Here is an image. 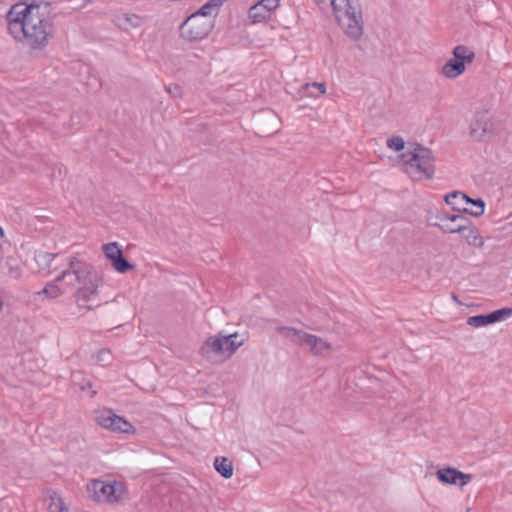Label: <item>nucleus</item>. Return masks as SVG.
<instances>
[{
  "instance_id": "35",
  "label": "nucleus",
  "mask_w": 512,
  "mask_h": 512,
  "mask_svg": "<svg viewBox=\"0 0 512 512\" xmlns=\"http://www.w3.org/2000/svg\"><path fill=\"white\" fill-rule=\"evenodd\" d=\"M461 223V221H457L455 223H452V226H458Z\"/></svg>"
},
{
  "instance_id": "13",
  "label": "nucleus",
  "mask_w": 512,
  "mask_h": 512,
  "mask_svg": "<svg viewBox=\"0 0 512 512\" xmlns=\"http://www.w3.org/2000/svg\"><path fill=\"white\" fill-rule=\"evenodd\" d=\"M492 123L487 111H478L474 115V119L470 126V135L473 139L480 141L485 136L494 133Z\"/></svg>"
},
{
  "instance_id": "20",
  "label": "nucleus",
  "mask_w": 512,
  "mask_h": 512,
  "mask_svg": "<svg viewBox=\"0 0 512 512\" xmlns=\"http://www.w3.org/2000/svg\"><path fill=\"white\" fill-rule=\"evenodd\" d=\"M57 254L39 251L35 253L34 259L38 267L42 270L49 269Z\"/></svg>"
},
{
  "instance_id": "30",
  "label": "nucleus",
  "mask_w": 512,
  "mask_h": 512,
  "mask_svg": "<svg viewBox=\"0 0 512 512\" xmlns=\"http://www.w3.org/2000/svg\"><path fill=\"white\" fill-rule=\"evenodd\" d=\"M167 92L173 95L174 97H181L182 90L178 84H172L166 88Z\"/></svg>"
},
{
  "instance_id": "6",
  "label": "nucleus",
  "mask_w": 512,
  "mask_h": 512,
  "mask_svg": "<svg viewBox=\"0 0 512 512\" xmlns=\"http://www.w3.org/2000/svg\"><path fill=\"white\" fill-rule=\"evenodd\" d=\"M275 331L291 343L309 348L311 354L315 356L323 355L332 348L331 344L322 338L295 327L278 326L275 328Z\"/></svg>"
},
{
  "instance_id": "24",
  "label": "nucleus",
  "mask_w": 512,
  "mask_h": 512,
  "mask_svg": "<svg viewBox=\"0 0 512 512\" xmlns=\"http://www.w3.org/2000/svg\"><path fill=\"white\" fill-rule=\"evenodd\" d=\"M491 324L504 321L512 316V308L505 307L487 314Z\"/></svg>"
},
{
  "instance_id": "34",
  "label": "nucleus",
  "mask_w": 512,
  "mask_h": 512,
  "mask_svg": "<svg viewBox=\"0 0 512 512\" xmlns=\"http://www.w3.org/2000/svg\"><path fill=\"white\" fill-rule=\"evenodd\" d=\"M71 280H74V276L72 277H68L67 279H65L64 281L67 283L68 281H71Z\"/></svg>"
},
{
  "instance_id": "21",
  "label": "nucleus",
  "mask_w": 512,
  "mask_h": 512,
  "mask_svg": "<svg viewBox=\"0 0 512 512\" xmlns=\"http://www.w3.org/2000/svg\"><path fill=\"white\" fill-rule=\"evenodd\" d=\"M115 413L111 409H104L95 416L96 422L104 429L110 430Z\"/></svg>"
},
{
  "instance_id": "33",
  "label": "nucleus",
  "mask_w": 512,
  "mask_h": 512,
  "mask_svg": "<svg viewBox=\"0 0 512 512\" xmlns=\"http://www.w3.org/2000/svg\"><path fill=\"white\" fill-rule=\"evenodd\" d=\"M90 386H91V383H90V382H87V385H83V386H82V389H86V388H88V387H90Z\"/></svg>"
},
{
  "instance_id": "12",
  "label": "nucleus",
  "mask_w": 512,
  "mask_h": 512,
  "mask_svg": "<svg viewBox=\"0 0 512 512\" xmlns=\"http://www.w3.org/2000/svg\"><path fill=\"white\" fill-rule=\"evenodd\" d=\"M280 6V0H259L248 11L252 23H262L271 19L272 14Z\"/></svg>"
},
{
  "instance_id": "23",
  "label": "nucleus",
  "mask_w": 512,
  "mask_h": 512,
  "mask_svg": "<svg viewBox=\"0 0 512 512\" xmlns=\"http://www.w3.org/2000/svg\"><path fill=\"white\" fill-rule=\"evenodd\" d=\"M484 210L485 202L482 199L470 198V201H468V210H465V213H469L472 216L478 217L483 215Z\"/></svg>"
},
{
  "instance_id": "10",
  "label": "nucleus",
  "mask_w": 512,
  "mask_h": 512,
  "mask_svg": "<svg viewBox=\"0 0 512 512\" xmlns=\"http://www.w3.org/2000/svg\"><path fill=\"white\" fill-rule=\"evenodd\" d=\"M444 233H459L466 242L474 247H482L484 245L483 238L478 234L477 229L469 221L461 222L458 226L452 224L441 225Z\"/></svg>"
},
{
  "instance_id": "19",
  "label": "nucleus",
  "mask_w": 512,
  "mask_h": 512,
  "mask_svg": "<svg viewBox=\"0 0 512 512\" xmlns=\"http://www.w3.org/2000/svg\"><path fill=\"white\" fill-rule=\"evenodd\" d=\"M110 431L117 432V433L130 434V433H134L135 429L129 421H127L125 418L115 414L114 419H113V424H112V427L110 428Z\"/></svg>"
},
{
  "instance_id": "8",
  "label": "nucleus",
  "mask_w": 512,
  "mask_h": 512,
  "mask_svg": "<svg viewBox=\"0 0 512 512\" xmlns=\"http://www.w3.org/2000/svg\"><path fill=\"white\" fill-rule=\"evenodd\" d=\"M214 27L212 18H199L190 15L180 26V36L189 42L200 41L206 38Z\"/></svg>"
},
{
  "instance_id": "26",
  "label": "nucleus",
  "mask_w": 512,
  "mask_h": 512,
  "mask_svg": "<svg viewBox=\"0 0 512 512\" xmlns=\"http://www.w3.org/2000/svg\"><path fill=\"white\" fill-rule=\"evenodd\" d=\"M50 499V512H68V510L64 507L63 500L56 494V492H52V494L50 495Z\"/></svg>"
},
{
  "instance_id": "9",
  "label": "nucleus",
  "mask_w": 512,
  "mask_h": 512,
  "mask_svg": "<svg viewBox=\"0 0 512 512\" xmlns=\"http://www.w3.org/2000/svg\"><path fill=\"white\" fill-rule=\"evenodd\" d=\"M116 492V484L105 483L101 480H93L87 484L89 497L97 502H117L120 496Z\"/></svg>"
},
{
  "instance_id": "11",
  "label": "nucleus",
  "mask_w": 512,
  "mask_h": 512,
  "mask_svg": "<svg viewBox=\"0 0 512 512\" xmlns=\"http://www.w3.org/2000/svg\"><path fill=\"white\" fill-rule=\"evenodd\" d=\"M103 251L106 258L111 262L113 268L118 273H126L134 269V265L131 264L124 256L123 251L117 242H111L103 245Z\"/></svg>"
},
{
  "instance_id": "3",
  "label": "nucleus",
  "mask_w": 512,
  "mask_h": 512,
  "mask_svg": "<svg viewBox=\"0 0 512 512\" xmlns=\"http://www.w3.org/2000/svg\"><path fill=\"white\" fill-rule=\"evenodd\" d=\"M336 20L344 34L353 41L363 36V11L359 0H331Z\"/></svg>"
},
{
  "instance_id": "16",
  "label": "nucleus",
  "mask_w": 512,
  "mask_h": 512,
  "mask_svg": "<svg viewBox=\"0 0 512 512\" xmlns=\"http://www.w3.org/2000/svg\"><path fill=\"white\" fill-rule=\"evenodd\" d=\"M435 218L439 222L431 223L430 225L434 226V227H438L439 229H441V225H444V224H452L457 221H461V222H465V223L468 222V219L460 214H449V213L443 212V211L437 212V214L435 215Z\"/></svg>"
},
{
  "instance_id": "7",
  "label": "nucleus",
  "mask_w": 512,
  "mask_h": 512,
  "mask_svg": "<svg viewBox=\"0 0 512 512\" xmlns=\"http://www.w3.org/2000/svg\"><path fill=\"white\" fill-rule=\"evenodd\" d=\"M452 55L453 57L441 69V73L448 79H455L462 75L466 64L472 63L475 59V52L465 45L455 46Z\"/></svg>"
},
{
  "instance_id": "36",
  "label": "nucleus",
  "mask_w": 512,
  "mask_h": 512,
  "mask_svg": "<svg viewBox=\"0 0 512 512\" xmlns=\"http://www.w3.org/2000/svg\"><path fill=\"white\" fill-rule=\"evenodd\" d=\"M317 3H323L325 0H315Z\"/></svg>"
},
{
  "instance_id": "28",
  "label": "nucleus",
  "mask_w": 512,
  "mask_h": 512,
  "mask_svg": "<svg viewBox=\"0 0 512 512\" xmlns=\"http://www.w3.org/2000/svg\"><path fill=\"white\" fill-rule=\"evenodd\" d=\"M111 360V353L108 349H101L96 354V361L102 365L108 364Z\"/></svg>"
},
{
  "instance_id": "1",
  "label": "nucleus",
  "mask_w": 512,
  "mask_h": 512,
  "mask_svg": "<svg viewBox=\"0 0 512 512\" xmlns=\"http://www.w3.org/2000/svg\"><path fill=\"white\" fill-rule=\"evenodd\" d=\"M9 35L24 48L42 51L54 36V24L39 4L16 3L5 16Z\"/></svg>"
},
{
  "instance_id": "5",
  "label": "nucleus",
  "mask_w": 512,
  "mask_h": 512,
  "mask_svg": "<svg viewBox=\"0 0 512 512\" xmlns=\"http://www.w3.org/2000/svg\"><path fill=\"white\" fill-rule=\"evenodd\" d=\"M238 333L230 335L217 334L208 337L200 347V354L210 362H216L218 357L230 358L236 350L244 344V340H237Z\"/></svg>"
},
{
  "instance_id": "2",
  "label": "nucleus",
  "mask_w": 512,
  "mask_h": 512,
  "mask_svg": "<svg viewBox=\"0 0 512 512\" xmlns=\"http://www.w3.org/2000/svg\"><path fill=\"white\" fill-rule=\"evenodd\" d=\"M67 265L68 267L57 276V281L74 276V280L68 281L67 285L71 287L78 285L77 301L87 302L94 299L98 295V287L101 283V278L95 268L75 256L67 258Z\"/></svg>"
},
{
  "instance_id": "17",
  "label": "nucleus",
  "mask_w": 512,
  "mask_h": 512,
  "mask_svg": "<svg viewBox=\"0 0 512 512\" xmlns=\"http://www.w3.org/2000/svg\"><path fill=\"white\" fill-rule=\"evenodd\" d=\"M214 468L225 479H230L233 476V464L226 457H216Z\"/></svg>"
},
{
  "instance_id": "25",
  "label": "nucleus",
  "mask_w": 512,
  "mask_h": 512,
  "mask_svg": "<svg viewBox=\"0 0 512 512\" xmlns=\"http://www.w3.org/2000/svg\"><path fill=\"white\" fill-rule=\"evenodd\" d=\"M467 324L469 326L479 328L483 326L490 325L489 317L487 314L485 315H475L467 318Z\"/></svg>"
},
{
  "instance_id": "4",
  "label": "nucleus",
  "mask_w": 512,
  "mask_h": 512,
  "mask_svg": "<svg viewBox=\"0 0 512 512\" xmlns=\"http://www.w3.org/2000/svg\"><path fill=\"white\" fill-rule=\"evenodd\" d=\"M406 173L414 180L432 179L435 173L434 156L429 148L414 144L402 154Z\"/></svg>"
},
{
  "instance_id": "14",
  "label": "nucleus",
  "mask_w": 512,
  "mask_h": 512,
  "mask_svg": "<svg viewBox=\"0 0 512 512\" xmlns=\"http://www.w3.org/2000/svg\"><path fill=\"white\" fill-rule=\"evenodd\" d=\"M468 201H470V197L460 191H452L445 195L446 204L458 212L468 210Z\"/></svg>"
},
{
  "instance_id": "32",
  "label": "nucleus",
  "mask_w": 512,
  "mask_h": 512,
  "mask_svg": "<svg viewBox=\"0 0 512 512\" xmlns=\"http://www.w3.org/2000/svg\"><path fill=\"white\" fill-rule=\"evenodd\" d=\"M4 238V230L3 228L0 226V240Z\"/></svg>"
},
{
  "instance_id": "31",
  "label": "nucleus",
  "mask_w": 512,
  "mask_h": 512,
  "mask_svg": "<svg viewBox=\"0 0 512 512\" xmlns=\"http://www.w3.org/2000/svg\"><path fill=\"white\" fill-rule=\"evenodd\" d=\"M311 85L316 87L321 94H325V92H326V85H325V83H323V82H313Z\"/></svg>"
},
{
  "instance_id": "27",
  "label": "nucleus",
  "mask_w": 512,
  "mask_h": 512,
  "mask_svg": "<svg viewBox=\"0 0 512 512\" xmlns=\"http://www.w3.org/2000/svg\"><path fill=\"white\" fill-rule=\"evenodd\" d=\"M387 147L395 151H401L405 147V142L400 136H392L387 140Z\"/></svg>"
},
{
  "instance_id": "29",
  "label": "nucleus",
  "mask_w": 512,
  "mask_h": 512,
  "mask_svg": "<svg viewBox=\"0 0 512 512\" xmlns=\"http://www.w3.org/2000/svg\"><path fill=\"white\" fill-rule=\"evenodd\" d=\"M472 477L473 476L471 474L463 473L462 471L458 470L457 484H459L460 487H464L471 481Z\"/></svg>"
},
{
  "instance_id": "22",
  "label": "nucleus",
  "mask_w": 512,
  "mask_h": 512,
  "mask_svg": "<svg viewBox=\"0 0 512 512\" xmlns=\"http://www.w3.org/2000/svg\"><path fill=\"white\" fill-rule=\"evenodd\" d=\"M57 278L49 283L46 284V286L39 292H37L38 296H46L47 298H57L62 294L61 289L58 286Z\"/></svg>"
},
{
  "instance_id": "15",
  "label": "nucleus",
  "mask_w": 512,
  "mask_h": 512,
  "mask_svg": "<svg viewBox=\"0 0 512 512\" xmlns=\"http://www.w3.org/2000/svg\"><path fill=\"white\" fill-rule=\"evenodd\" d=\"M4 268L7 270L5 273L9 278L18 280L22 276V265L18 258L8 256L5 261Z\"/></svg>"
},
{
  "instance_id": "18",
  "label": "nucleus",
  "mask_w": 512,
  "mask_h": 512,
  "mask_svg": "<svg viewBox=\"0 0 512 512\" xmlns=\"http://www.w3.org/2000/svg\"><path fill=\"white\" fill-rule=\"evenodd\" d=\"M457 476L458 469L453 467H445L436 472L437 479L443 484L456 485L458 483Z\"/></svg>"
}]
</instances>
